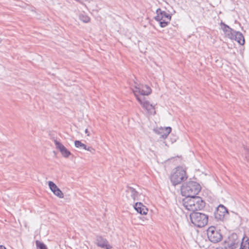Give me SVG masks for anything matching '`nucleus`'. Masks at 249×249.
<instances>
[{
	"instance_id": "21",
	"label": "nucleus",
	"mask_w": 249,
	"mask_h": 249,
	"mask_svg": "<svg viewBox=\"0 0 249 249\" xmlns=\"http://www.w3.org/2000/svg\"><path fill=\"white\" fill-rule=\"evenodd\" d=\"M48 185L51 190L53 193L58 187L56 185L53 181H49L48 182Z\"/></svg>"
},
{
	"instance_id": "2",
	"label": "nucleus",
	"mask_w": 249,
	"mask_h": 249,
	"mask_svg": "<svg viewBox=\"0 0 249 249\" xmlns=\"http://www.w3.org/2000/svg\"><path fill=\"white\" fill-rule=\"evenodd\" d=\"M191 222L196 227L202 228L208 222L209 216L200 212H192L190 214Z\"/></svg>"
},
{
	"instance_id": "11",
	"label": "nucleus",
	"mask_w": 249,
	"mask_h": 249,
	"mask_svg": "<svg viewBox=\"0 0 249 249\" xmlns=\"http://www.w3.org/2000/svg\"><path fill=\"white\" fill-rule=\"evenodd\" d=\"M186 197L182 199V204L186 209L188 211H192L193 206L195 204V197L196 196L190 197L185 196Z\"/></svg>"
},
{
	"instance_id": "24",
	"label": "nucleus",
	"mask_w": 249,
	"mask_h": 249,
	"mask_svg": "<svg viewBox=\"0 0 249 249\" xmlns=\"http://www.w3.org/2000/svg\"><path fill=\"white\" fill-rule=\"evenodd\" d=\"M242 240L245 247L249 248V239L248 237H244Z\"/></svg>"
},
{
	"instance_id": "12",
	"label": "nucleus",
	"mask_w": 249,
	"mask_h": 249,
	"mask_svg": "<svg viewBox=\"0 0 249 249\" xmlns=\"http://www.w3.org/2000/svg\"><path fill=\"white\" fill-rule=\"evenodd\" d=\"M231 38H235L240 45H244L245 43V39L243 34L240 32H237L233 30L230 36H229Z\"/></svg>"
},
{
	"instance_id": "8",
	"label": "nucleus",
	"mask_w": 249,
	"mask_h": 249,
	"mask_svg": "<svg viewBox=\"0 0 249 249\" xmlns=\"http://www.w3.org/2000/svg\"><path fill=\"white\" fill-rule=\"evenodd\" d=\"M229 215L228 209L223 205L220 204L214 212L215 218L217 221H224Z\"/></svg>"
},
{
	"instance_id": "15",
	"label": "nucleus",
	"mask_w": 249,
	"mask_h": 249,
	"mask_svg": "<svg viewBox=\"0 0 249 249\" xmlns=\"http://www.w3.org/2000/svg\"><path fill=\"white\" fill-rule=\"evenodd\" d=\"M135 210L141 214H146L147 213V208L141 202H137L134 206Z\"/></svg>"
},
{
	"instance_id": "27",
	"label": "nucleus",
	"mask_w": 249,
	"mask_h": 249,
	"mask_svg": "<svg viewBox=\"0 0 249 249\" xmlns=\"http://www.w3.org/2000/svg\"><path fill=\"white\" fill-rule=\"evenodd\" d=\"M239 244L240 245V247L239 249H249V248L245 247V245L244 244L243 242L240 243Z\"/></svg>"
},
{
	"instance_id": "6",
	"label": "nucleus",
	"mask_w": 249,
	"mask_h": 249,
	"mask_svg": "<svg viewBox=\"0 0 249 249\" xmlns=\"http://www.w3.org/2000/svg\"><path fill=\"white\" fill-rule=\"evenodd\" d=\"M207 236L209 240L213 243L219 242L222 239V235L216 228L211 226L207 230Z\"/></svg>"
},
{
	"instance_id": "25",
	"label": "nucleus",
	"mask_w": 249,
	"mask_h": 249,
	"mask_svg": "<svg viewBox=\"0 0 249 249\" xmlns=\"http://www.w3.org/2000/svg\"><path fill=\"white\" fill-rule=\"evenodd\" d=\"M245 158L246 160L249 162V149H246V152L245 153Z\"/></svg>"
},
{
	"instance_id": "26",
	"label": "nucleus",
	"mask_w": 249,
	"mask_h": 249,
	"mask_svg": "<svg viewBox=\"0 0 249 249\" xmlns=\"http://www.w3.org/2000/svg\"><path fill=\"white\" fill-rule=\"evenodd\" d=\"M84 149L86 150H88V151L92 153H93L94 152V151H95V149H93L92 147H89V146L87 147L86 146V148Z\"/></svg>"
},
{
	"instance_id": "16",
	"label": "nucleus",
	"mask_w": 249,
	"mask_h": 249,
	"mask_svg": "<svg viewBox=\"0 0 249 249\" xmlns=\"http://www.w3.org/2000/svg\"><path fill=\"white\" fill-rule=\"evenodd\" d=\"M137 99L142 107L147 110L150 111L153 108V106L150 104L149 102L146 101L144 97H137Z\"/></svg>"
},
{
	"instance_id": "7",
	"label": "nucleus",
	"mask_w": 249,
	"mask_h": 249,
	"mask_svg": "<svg viewBox=\"0 0 249 249\" xmlns=\"http://www.w3.org/2000/svg\"><path fill=\"white\" fill-rule=\"evenodd\" d=\"M240 240L236 234L233 233L230 236L228 239L224 242V248L225 249H235L238 247Z\"/></svg>"
},
{
	"instance_id": "22",
	"label": "nucleus",
	"mask_w": 249,
	"mask_h": 249,
	"mask_svg": "<svg viewBox=\"0 0 249 249\" xmlns=\"http://www.w3.org/2000/svg\"><path fill=\"white\" fill-rule=\"evenodd\" d=\"M74 145L76 147L81 148L83 149L86 148V145L81 142V141L76 140L74 142Z\"/></svg>"
},
{
	"instance_id": "20",
	"label": "nucleus",
	"mask_w": 249,
	"mask_h": 249,
	"mask_svg": "<svg viewBox=\"0 0 249 249\" xmlns=\"http://www.w3.org/2000/svg\"><path fill=\"white\" fill-rule=\"evenodd\" d=\"M36 247L39 249H48L47 246L43 243L38 240L36 241Z\"/></svg>"
},
{
	"instance_id": "17",
	"label": "nucleus",
	"mask_w": 249,
	"mask_h": 249,
	"mask_svg": "<svg viewBox=\"0 0 249 249\" xmlns=\"http://www.w3.org/2000/svg\"><path fill=\"white\" fill-rule=\"evenodd\" d=\"M126 192L131 194V196L135 200L138 197L139 193L136 190L130 186H127Z\"/></svg>"
},
{
	"instance_id": "19",
	"label": "nucleus",
	"mask_w": 249,
	"mask_h": 249,
	"mask_svg": "<svg viewBox=\"0 0 249 249\" xmlns=\"http://www.w3.org/2000/svg\"><path fill=\"white\" fill-rule=\"evenodd\" d=\"M79 18L81 21L85 23H88L90 21V18L84 14H80Z\"/></svg>"
},
{
	"instance_id": "10",
	"label": "nucleus",
	"mask_w": 249,
	"mask_h": 249,
	"mask_svg": "<svg viewBox=\"0 0 249 249\" xmlns=\"http://www.w3.org/2000/svg\"><path fill=\"white\" fill-rule=\"evenodd\" d=\"M205 206V202L199 196L195 197V204L192 209L193 212H196L203 209Z\"/></svg>"
},
{
	"instance_id": "1",
	"label": "nucleus",
	"mask_w": 249,
	"mask_h": 249,
	"mask_svg": "<svg viewBox=\"0 0 249 249\" xmlns=\"http://www.w3.org/2000/svg\"><path fill=\"white\" fill-rule=\"evenodd\" d=\"M201 190L200 185L196 182L191 181L183 184L181 188L182 196H195Z\"/></svg>"
},
{
	"instance_id": "14",
	"label": "nucleus",
	"mask_w": 249,
	"mask_h": 249,
	"mask_svg": "<svg viewBox=\"0 0 249 249\" xmlns=\"http://www.w3.org/2000/svg\"><path fill=\"white\" fill-rule=\"evenodd\" d=\"M171 130L172 128L171 127H167L165 128H160L159 130H157L156 132L160 135V138L165 139L171 132Z\"/></svg>"
},
{
	"instance_id": "23",
	"label": "nucleus",
	"mask_w": 249,
	"mask_h": 249,
	"mask_svg": "<svg viewBox=\"0 0 249 249\" xmlns=\"http://www.w3.org/2000/svg\"><path fill=\"white\" fill-rule=\"evenodd\" d=\"M53 193L59 198H62L64 197V194L59 188Z\"/></svg>"
},
{
	"instance_id": "28",
	"label": "nucleus",
	"mask_w": 249,
	"mask_h": 249,
	"mask_svg": "<svg viewBox=\"0 0 249 249\" xmlns=\"http://www.w3.org/2000/svg\"><path fill=\"white\" fill-rule=\"evenodd\" d=\"M85 132V133L87 134L88 136L89 135V132L88 129H86Z\"/></svg>"
},
{
	"instance_id": "13",
	"label": "nucleus",
	"mask_w": 249,
	"mask_h": 249,
	"mask_svg": "<svg viewBox=\"0 0 249 249\" xmlns=\"http://www.w3.org/2000/svg\"><path fill=\"white\" fill-rule=\"evenodd\" d=\"M96 244L98 247L106 249H110L111 247L108 244V241L106 239L101 236L97 235L96 236Z\"/></svg>"
},
{
	"instance_id": "18",
	"label": "nucleus",
	"mask_w": 249,
	"mask_h": 249,
	"mask_svg": "<svg viewBox=\"0 0 249 249\" xmlns=\"http://www.w3.org/2000/svg\"><path fill=\"white\" fill-rule=\"evenodd\" d=\"M220 25L222 26V29L223 32L229 36H230L231 33L233 32V29L230 27L228 25H226L222 21L220 23Z\"/></svg>"
},
{
	"instance_id": "9",
	"label": "nucleus",
	"mask_w": 249,
	"mask_h": 249,
	"mask_svg": "<svg viewBox=\"0 0 249 249\" xmlns=\"http://www.w3.org/2000/svg\"><path fill=\"white\" fill-rule=\"evenodd\" d=\"M56 148L58 149L62 155L65 158H68L71 154L60 142L54 140Z\"/></svg>"
},
{
	"instance_id": "29",
	"label": "nucleus",
	"mask_w": 249,
	"mask_h": 249,
	"mask_svg": "<svg viewBox=\"0 0 249 249\" xmlns=\"http://www.w3.org/2000/svg\"><path fill=\"white\" fill-rule=\"evenodd\" d=\"M0 249H6V248L4 246L0 245Z\"/></svg>"
},
{
	"instance_id": "5",
	"label": "nucleus",
	"mask_w": 249,
	"mask_h": 249,
	"mask_svg": "<svg viewBox=\"0 0 249 249\" xmlns=\"http://www.w3.org/2000/svg\"><path fill=\"white\" fill-rule=\"evenodd\" d=\"M151 88L146 85H140L135 83L134 89H133V92L135 96L143 97V95H148L151 93Z\"/></svg>"
},
{
	"instance_id": "3",
	"label": "nucleus",
	"mask_w": 249,
	"mask_h": 249,
	"mask_svg": "<svg viewBox=\"0 0 249 249\" xmlns=\"http://www.w3.org/2000/svg\"><path fill=\"white\" fill-rule=\"evenodd\" d=\"M186 171L182 167H177L170 176V180L174 186L180 184L186 179Z\"/></svg>"
},
{
	"instance_id": "4",
	"label": "nucleus",
	"mask_w": 249,
	"mask_h": 249,
	"mask_svg": "<svg viewBox=\"0 0 249 249\" xmlns=\"http://www.w3.org/2000/svg\"><path fill=\"white\" fill-rule=\"evenodd\" d=\"M157 15L154 18L155 19L160 22L161 27H165L167 26L171 19V16L165 11H161L159 8L156 11Z\"/></svg>"
}]
</instances>
